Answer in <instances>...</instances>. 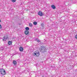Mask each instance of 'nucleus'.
I'll use <instances>...</instances> for the list:
<instances>
[{"label": "nucleus", "mask_w": 77, "mask_h": 77, "mask_svg": "<svg viewBox=\"0 0 77 77\" xmlns=\"http://www.w3.org/2000/svg\"><path fill=\"white\" fill-rule=\"evenodd\" d=\"M4 48L3 47H2L0 48V50H4Z\"/></svg>", "instance_id": "nucleus-15"}, {"label": "nucleus", "mask_w": 77, "mask_h": 77, "mask_svg": "<svg viewBox=\"0 0 77 77\" xmlns=\"http://www.w3.org/2000/svg\"><path fill=\"white\" fill-rule=\"evenodd\" d=\"M18 24H19V25H21V23H19Z\"/></svg>", "instance_id": "nucleus-22"}, {"label": "nucleus", "mask_w": 77, "mask_h": 77, "mask_svg": "<svg viewBox=\"0 0 77 77\" xmlns=\"http://www.w3.org/2000/svg\"><path fill=\"white\" fill-rule=\"evenodd\" d=\"M33 23V24L34 25H37V22H34Z\"/></svg>", "instance_id": "nucleus-14"}, {"label": "nucleus", "mask_w": 77, "mask_h": 77, "mask_svg": "<svg viewBox=\"0 0 77 77\" xmlns=\"http://www.w3.org/2000/svg\"><path fill=\"white\" fill-rule=\"evenodd\" d=\"M13 63L14 65H16L17 64V61L15 60H14Z\"/></svg>", "instance_id": "nucleus-10"}, {"label": "nucleus", "mask_w": 77, "mask_h": 77, "mask_svg": "<svg viewBox=\"0 0 77 77\" xmlns=\"http://www.w3.org/2000/svg\"><path fill=\"white\" fill-rule=\"evenodd\" d=\"M35 65H36L37 66H38V64H37Z\"/></svg>", "instance_id": "nucleus-24"}, {"label": "nucleus", "mask_w": 77, "mask_h": 77, "mask_svg": "<svg viewBox=\"0 0 77 77\" xmlns=\"http://www.w3.org/2000/svg\"><path fill=\"white\" fill-rule=\"evenodd\" d=\"M15 54H19L18 52H17L16 53H15L14 55H15Z\"/></svg>", "instance_id": "nucleus-18"}, {"label": "nucleus", "mask_w": 77, "mask_h": 77, "mask_svg": "<svg viewBox=\"0 0 77 77\" xmlns=\"http://www.w3.org/2000/svg\"><path fill=\"white\" fill-rule=\"evenodd\" d=\"M44 42H46V40L45 41V39H44Z\"/></svg>", "instance_id": "nucleus-23"}, {"label": "nucleus", "mask_w": 77, "mask_h": 77, "mask_svg": "<svg viewBox=\"0 0 77 77\" xmlns=\"http://www.w3.org/2000/svg\"><path fill=\"white\" fill-rule=\"evenodd\" d=\"M28 70L29 71V70L28 69Z\"/></svg>", "instance_id": "nucleus-26"}, {"label": "nucleus", "mask_w": 77, "mask_h": 77, "mask_svg": "<svg viewBox=\"0 0 77 77\" xmlns=\"http://www.w3.org/2000/svg\"><path fill=\"white\" fill-rule=\"evenodd\" d=\"M38 14L40 16H42L43 15V14L42 12L41 11H39L38 13Z\"/></svg>", "instance_id": "nucleus-4"}, {"label": "nucleus", "mask_w": 77, "mask_h": 77, "mask_svg": "<svg viewBox=\"0 0 77 77\" xmlns=\"http://www.w3.org/2000/svg\"><path fill=\"white\" fill-rule=\"evenodd\" d=\"M46 48L44 46H42L40 48V51H41L42 53H45V52H46L47 51H45Z\"/></svg>", "instance_id": "nucleus-2"}, {"label": "nucleus", "mask_w": 77, "mask_h": 77, "mask_svg": "<svg viewBox=\"0 0 77 77\" xmlns=\"http://www.w3.org/2000/svg\"><path fill=\"white\" fill-rule=\"evenodd\" d=\"M51 7L53 9H56V7H55V6L54 5H51Z\"/></svg>", "instance_id": "nucleus-9"}, {"label": "nucleus", "mask_w": 77, "mask_h": 77, "mask_svg": "<svg viewBox=\"0 0 77 77\" xmlns=\"http://www.w3.org/2000/svg\"><path fill=\"white\" fill-rule=\"evenodd\" d=\"M16 1V0H11V2H15Z\"/></svg>", "instance_id": "nucleus-17"}, {"label": "nucleus", "mask_w": 77, "mask_h": 77, "mask_svg": "<svg viewBox=\"0 0 77 77\" xmlns=\"http://www.w3.org/2000/svg\"><path fill=\"white\" fill-rule=\"evenodd\" d=\"M75 39H77V34L76 35L75 37Z\"/></svg>", "instance_id": "nucleus-19"}, {"label": "nucleus", "mask_w": 77, "mask_h": 77, "mask_svg": "<svg viewBox=\"0 0 77 77\" xmlns=\"http://www.w3.org/2000/svg\"><path fill=\"white\" fill-rule=\"evenodd\" d=\"M35 40L36 41H37L38 42H40V41L38 40V38H35Z\"/></svg>", "instance_id": "nucleus-11"}, {"label": "nucleus", "mask_w": 77, "mask_h": 77, "mask_svg": "<svg viewBox=\"0 0 77 77\" xmlns=\"http://www.w3.org/2000/svg\"><path fill=\"white\" fill-rule=\"evenodd\" d=\"M0 72L1 73V74L2 75H5L6 74V71L5 70V69H2L0 70Z\"/></svg>", "instance_id": "nucleus-3"}, {"label": "nucleus", "mask_w": 77, "mask_h": 77, "mask_svg": "<svg viewBox=\"0 0 77 77\" xmlns=\"http://www.w3.org/2000/svg\"><path fill=\"white\" fill-rule=\"evenodd\" d=\"M29 26L30 27H32V24L31 23H29Z\"/></svg>", "instance_id": "nucleus-12"}, {"label": "nucleus", "mask_w": 77, "mask_h": 77, "mask_svg": "<svg viewBox=\"0 0 77 77\" xmlns=\"http://www.w3.org/2000/svg\"><path fill=\"white\" fill-rule=\"evenodd\" d=\"M19 50L20 51H23V50H24V49L23 48V47H20L19 48Z\"/></svg>", "instance_id": "nucleus-6"}, {"label": "nucleus", "mask_w": 77, "mask_h": 77, "mask_svg": "<svg viewBox=\"0 0 77 77\" xmlns=\"http://www.w3.org/2000/svg\"><path fill=\"white\" fill-rule=\"evenodd\" d=\"M29 33V32L28 30H26L25 31V35H28Z\"/></svg>", "instance_id": "nucleus-7"}, {"label": "nucleus", "mask_w": 77, "mask_h": 77, "mask_svg": "<svg viewBox=\"0 0 77 77\" xmlns=\"http://www.w3.org/2000/svg\"><path fill=\"white\" fill-rule=\"evenodd\" d=\"M41 26L42 27H44V24L43 23H42L41 24Z\"/></svg>", "instance_id": "nucleus-20"}, {"label": "nucleus", "mask_w": 77, "mask_h": 77, "mask_svg": "<svg viewBox=\"0 0 77 77\" xmlns=\"http://www.w3.org/2000/svg\"><path fill=\"white\" fill-rule=\"evenodd\" d=\"M33 54L34 55V56H35L36 57H38L39 56L40 54L39 53V52L38 51H36L33 53Z\"/></svg>", "instance_id": "nucleus-1"}, {"label": "nucleus", "mask_w": 77, "mask_h": 77, "mask_svg": "<svg viewBox=\"0 0 77 77\" xmlns=\"http://www.w3.org/2000/svg\"><path fill=\"white\" fill-rule=\"evenodd\" d=\"M8 36H5L3 39V41H6V39H8Z\"/></svg>", "instance_id": "nucleus-5"}, {"label": "nucleus", "mask_w": 77, "mask_h": 77, "mask_svg": "<svg viewBox=\"0 0 77 77\" xmlns=\"http://www.w3.org/2000/svg\"><path fill=\"white\" fill-rule=\"evenodd\" d=\"M2 26L1 25V24H0V29H2Z\"/></svg>", "instance_id": "nucleus-21"}, {"label": "nucleus", "mask_w": 77, "mask_h": 77, "mask_svg": "<svg viewBox=\"0 0 77 77\" xmlns=\"http://www.w3.org/2000/svg\"><path fill=\"white\" fill-rule=\"evenodd\" d=\"M25 30H27L28 31V30H29V28L28 27H26L25 28Z\"/></svg>", "instance_id": "nucleus-13"}, {"label": "nucleus", "mask_w": 77, "mask_h": 77, "mask_svg": "<svg viewBox=\"0 0 77 77\" xmlns=\"http://www.w3.org/2000/svg\"><path fill=\"white\" fill-rule=\"evenodd\" d=\"M0 23H1V20H0Z\"/></svg>", "instance_id": "nucleus-25"}, {"label": "nucleus", "mask_w": 77, "mask_h": 77, "mask_svg": "<svg viewBox=\"0 0 77 77\" xmlns=\"http://www.w3.org/2000/svg\"><path fill=\"white\" fill-rule=\"evenodd\" d=\"M12 44V42L11 41H9L8 42V45H11V44Z\"/></svg>", "instance_id": "nucleus-8"}, {"label": "nucleus", "mask_w": 77, "mask_h": 77, "mask_svg": "<svg viewBox=\"0 0 77 77\" xmlns=\"http://www.w3.org/2000/svg\"><path fill=\"white\" fill-rule=\"evenodd\" d=\"M29 69H28V68L26 69V71H27V72H29V71L28 70Z\"/></svg>", "instance_id": "nucleus-16"}]
</instances>
